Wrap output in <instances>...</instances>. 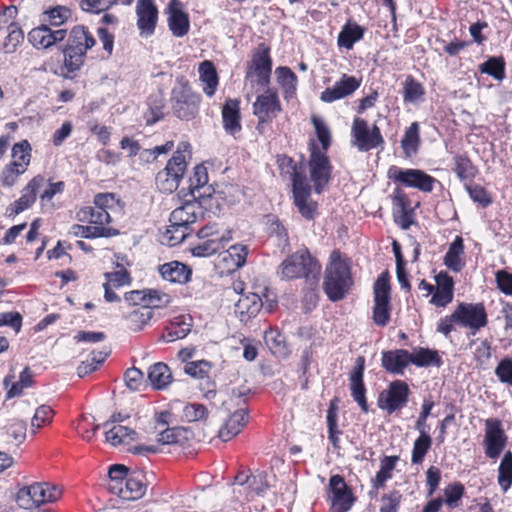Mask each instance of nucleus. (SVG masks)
Returning <instances> with one entry per match:
<instances>
[{"mask_svg":"<svg viewBox=\"0 0 512 512\" xmlns=\"http://www.w3.org/2000/svg\"><path fill=\"white\" fill-rule=\"evenodd\" d=\"M37 493L39 507L48 503L55 502L61 497V489L47 482H34Z\"/></svg>","mask_w":512,"mask_h":512,"instance_id":"09e8293b","label":"nucleus"},{"mask_svg":"<svg viewBox=\"0 0 512 512\" xmlns=\"http://www.w3.org/2000/svg\"><path fill=\"white\" fill-rule=\"evenodd\" d=\"M353 285L349 259L339 250H333L325 269L323 289L329 300H342Z\"/></svg>","mask_w":512,"mask_h":512,"instance_id":"f03ea898","label":"nucleus"},{"mask_svg":"<svg viewBox=\"0 0 512 512\" xmlns=\"http://www.w3.org/2000/svg\"><path fill=\"white\" fill-rule=\"evenodd\" d=\"M164 99L161 95L148 98V111L145 114L147 125H153L164 117Z\"/></svg>","mask_w":512,"mask_h":512,"instance_id":"603ef678","label":"nucleus"},{"mask_svg":"<svg viewBox=\"0 0 512 512\" xmlns=\"http://www.w3.org/2000/svg\"><path fill=\"white\" fill-rule=\"evenodd\" d=\"M66 34L64 29L52 30L47 25H41L28 33V40L34 47L46 49L63 41Z\"/></svg>","mask_w":512,"mask_h":512,"instance_id":"aec40b11","label":"nucleus"},{"mask_svg":"<svg viewBox=\"0 0 512 512\" xmlns=\"http://www.w3.org/2000/svg\"><path fill=\"white\" fill-rule=\"evenodd\" d=\"M199 78L203 84V92L212 97L218 87L219 77L214 64L211 61L205 60L199 65Z\"/></svg>","mask_w":512,"mask_h":512,"instance_id":"473e14b6","label":"nucleus"},{"mask_svg":"<svg viewBox=\"0 0 512 512\" xmlns=\"http://www.w3.org/2000/svg\"><path fill=\"white\" fill-rule=\"evenodd\" d=\"M479 71L502 81L505 78V62L502 57H490L479 65Z\"/></svg>","mask_w":512,"mask_h":512,"instance_id":"3c124183","label":"nucleus"},{"mask_svg":"<svg viewBox=\"0 0 512 512\" xmlns=\"http://www.w3.org/2000/svg\"><path fill=\"white\" fill-rule=\"evenodd\" d=\"M153 313L147 307H139L133 310L127 316V321L129 323V327L134 330H141L142 327L149 322L152 318Z\"/></svg>","mask_w":512,"mask_h":512,"instance_id":"bf43d9fd","label":"nucleus"},{"mask_svg":"<svg viewBox=\"0 0 512 512\" xmlns=\"http://www.w3.org/2000/svg\"><path fill=\"white\" fill-rule=\"evenodd\" d=\"M159 273L165 281L185 284L190 280L191 269L178 261H171L159 266Z\"/></svg>","mask_w":512,"mask_h":512,"instance_id":"cd10ccee","label":"nucleus"},{"mask_svg":"<svg viewBox=\"0 0 512 512\" xmlns=\"http://www.w3.org/2000/svg\"><path fill=\"white\" fill-rule=\"evenodd\" d=\"M7 32L8 34L5 38L3 49L5 53H14L17 47L23 42L24 34L17 23H10Z\"/></svg>","mask_w":512,"mask_h":512,"instance_id":"4d7b16f0","label":"nucleus"},{"mask_svg":"<svg viewBox=\"0 0 512 512\" xmlns=\"http://www.w3.org/2000/svg\"><path fill=\"white\" fill-rule=\"evenodd\" d=\"M390 284L387 273H382L374 283L373 320L379 326H386L390 320Z\"/></svg>","mask_w":512,"mask_h":512,"instance_id":"9b49d317","label":"nucleus"},{"mask_svg":"<svg viewBox=\"0 0 512 512\" xmlns=\"http://www.w3.org/2000/svg\"><path fill=\"white\" fill-rule=\"evenodd\" d=\"M212 368V364L206 360H198L187 362L184 371L195 378H204L207 377L210 370Z\"/></svg>","mask_w":512,"mask_h":512,"instance_id":"0e129e2a","label":"nucleus"},{"mask_svg":"<svg viewBox=\"0 0 512 512\" xmlns=\"http://www.w3.org/2000/svg\"><path fill=\"white\" fill-rule=\"evenodd\" d=\"M411 353L405 349H395L382 352V367L390 374L403 375L409 366Z\"/></svg>","mask_w":512,"mask_h":512,"instance_id":"412c9836","label":"nucleus"},{"mask_svg":"<svg viewBox=\"0 0 512 512\" xmlns=\"http://www.w3.org/2000/svg\"><path fill=\"white\" fill-rule=\"evenodd\" d=\"M277 164L281 174L287 175L292 182L293 202L298 212L306 220H313L317 215L318 204L311 199L312 188L304 167L286 155L278 156Z\"/></svg>","mask_w":512,"mask_h":512,"instance_id":"f257e3e1","label":"nucleus"},{"mask_svg":"<svg viewBox=\"0 0 512 512\" xmlns=\"http://www.w3.org/2000/svg\"><path fill=\"white\" fill-rule=\"evenodd\" d=\"M365 370V358L363 356L357 357L355 366L350 373V391L351 396L355 402L360 406L364 413L368 412V403L366 400V388L364 385L363 377Z\"/></svg>","mask_w":512,"mask_h":512,"instance_id":"f3484780","label":"nucleus"},{"mask_svg":"<svg viewBox=\"0 0 512 512\" xmlns=\"http://www.w3.org/2000/svg\"><path fill=\"white\" fill-rule=\"evenodd\" d=\"M145 492L146 485L143 483L141 476L137 475L128 477L116 493L124 500L134 501L143 497Z\"/></svg>","mask_w":512,"mask_h":512,"instance_id":"c9c22d12","label":"nucleus"},{"mask_svg":"<svg viewBox=\"0 0 512 512\" xmlns=\"http://www.w3.org/2000/svg\"><path fill=\"white\" fill-rule=\"evenodd\" d=\"M34 483L21 487L16 495L15 501L19 508L25 510H33L39 508V502Z\"/></svg>","mask_w":512,"mask_h":512,"instance_id":"a18cd8bd","label":"nucleus"},{"mask_svg":"<svg viewBox=\"0 0 512 512\" xmlns=\"http://www.w3.org/2000/svg\"><path fill=\"white\" fill-rule=\"evenodd\" d=\"M263 306L260 296L256 293L241 295L235 304V313L242 322H246L255 317Z\"/></svg>","mask_w":512,"mask_h":512,"instance_id":"bb28decb","label":"nucleus"},{"mask_svg":"<svg viewBox=\"0 0 512 512\" xmlns=\"http://www.w3.org/2000/svg\"><path fill=\"white\" fill-rule=\"evenodd\" d=\"M248 247L246 245H232L226 251L219 254V266L226 272H233L246 263Z\"/></svg>","mask_w":512,"mask_h":512,"instance_id":"5701e85b","label":"nucleus"},{"mask_svg":"<svg viewBox=\"0 0 512 512\" xmlns=\"http://www.w3.org/2000/svg\"><path fill=\"white\" fill-rule=\"evenodd\" d=\"M208 409L200 403H188L183 407V418L188 422H196L206 419Z\"/></svg>","mask_w":512,"mask_h":512,"instance_id":"680f3d73","label":"nucleus"},{"mask_svg":"<svg viewBox=\"0 0 512 512\" xmlns=\"http://www.w3.org/2000/svg\"><path fill=\"white\" fill-rule=\"evenodd\" d=\"M127 474L128 468L125 465L114 464L109 468L108 476L113 483L110 486L112 492L116 493L119 490V487H121L128 478Z\"/></svg>","mask_w":512,"mask_h":512,"instance_id":"e2e57ef3","label":"nucleus"},{"mask_svg":"<svg viewBox=\"0 0 512 512\" xmlns=\"http://www.w3.org/2000/svg\"><path fill=\"white\" fill-rule=\"evenodd\" d=\"M70 234L75 237L82 238H100V237H109L112 235H116L118 232L112 228L108 227H98V226H84L79 224H74L71 226Z\"/></svg>","mask_w":512,"mask_h":512,"instance_id":"c03bdc74","label":"nucleus"},{"mask_svg":"<svg viewBox=\"0 0 512 512\" xmlns=\"http://www.w3.org/2000/svg\"><path fill=\"white\" fill-rule=\"evenodd\" d=\"M425 94V89L421 83L416 81L412 76L405 79L403 86V100L407 103H415L419 101Z\"/></svg>","mask_w":512,"mask_h":512,"instance_id":"6e6d98bb","label":"nucleus"},{"mask_svg":"<svg viewBox=\"0 0 512 512\" xmlns=\"http://www.w3.org/2000/svg\"><path fill=\"white\" fill-rule=\"evenodd\" d=\"M327 493L331 512H349L356 502L352 488L338 474L330 477Z\"/></svg>","mask_w":512,"mask_h":512,"instance_id":"0eeeda50","label":"nucleus"},{"mask_svg":"<svg viewBox=\"0 0 512 512\" xmlns=\"http://www.w3.org/2000/svg\"><path fill=\"white\" fill-rule=\"evenodd\" d=\"M147 377L152 387L157 390L166 388L172 380L171 371L163 362L150 366Z\"/></svg>","mask_w":512,"mask_h":512,"instance_id":"a19ab883","label":"nucleus"},{"mask_svg":"<svg viewBox=\"0 0 512 512\" xmlns=\"http://www.w3.org/2000/svg\"><path fill=\"white\" fill-rule=\"evenodd\" d=\"M186 169L187 161L180 154L172 156L165 168L156 175L155 184L158 190L164 194H171L176 191Z\"/></svg>","mask_w":512,"mask_h":512,"instance_id":"6e6552de","label":"nucleus"},{"mask_svg":"<svg viewBox=\"0 0 512 512\" xmlns=\"http://www.w3.org/2000/svg\"><path fill=\"white\" fill-rule=\"evenodd\" d=\"M31 146L27 140H23L16 143L12 148V163L11 169L8 170V176H4L3 181L6 184H10L9 176L19 175L25 172L26 167L30 163L31 158Z\"/></svg>","mask_w":512,"mask_h":512,"instance_id":"4be33fe9","label":"nucleus"},{"mask_svg":"<svg viewBox=\"0 0 512 512\" xmlns=\"http://www.w3.org/2000/svg\"><path fill=\"white\" fill-rule=\"evenodd\" d=\"M432 438L428 432H419V436L413 443V449L411 454L412 464H421L424 458L431 448Z\"/></svg>","mask_w":512,"mask_h":512,"instance_id":"49530a36","label":"nucleus"},{"mask_svg":"<svg viewBox=\"0 0 512 512\" xmlns=\"http://www.w3.org/2000/svg\"><path fill=\"white\" fill-rule=\"evenodd\" d=\"M364 33L365 29L362 26L347 23L338 34L337 44L339 47L351 50L354 44L363 38Z\"/></svg>","mask_w":512,"mask_h":512,"instance_id":"ea45409f","label":"nucleus"},{"mask_svg":"<svg viewBox=\"0 0 512 512\" xmlns=\"http://www.w3.org/2000/svg\"><path fill=\"white\" fill-rule=\"evenodd\" d=\"M485 426L486 431L483 441L485 454L490 459H496L506 446L507 436L498 420L487 419Z\"/></svg>","mask_w":512,"mask_h":512,"instance_id":"2eb2a0df","label":"nucleus"},{"mask_svg":"<svg viewBox=\"0 0 512 512\" xmlns=\"http://www.w3.org/2000/svg\"><path fill=\"white\" fill-rule=\"evenodd\" d=\"M201 96L194 92L187 81L179 80L171 91V103L175 116L181 120L194 119L198 112Z\"/></svg>","mask_w":512,"mask_h":512,"instance_id":"20e7f679","label":"nucleus"},{"mask_svg":"<svg viewBox=\"0 0 512 512\" xmlns=\"http://www.w3.org/2000/svg\"><path fill=\"white\" fill-rule=\"evenodd\" d=\"M454 172L461 181L473 179L477 174V168L466 155H455Z\"/></svg>","mask_w":512,"mask_h":512,"instance_id":"de8ad7c7","label":"nucleus"},{"mask_svg":"<svg viewBox=\"0 0 512 512\" xmlns=\"http://www.w3.org/2000/svg\"><path fill=\"white\" fill-rule=\"evenodd\" d=\"M232 239L231 232L225 231L220 237L206 239L202 243L191 248L194 257H209L224 248L225 244Z\"/></svg>","mask_w":512,"mask_h":512,"instance_id":"c756f323","label":"nucleus"},{"mask_svg":"<svg viewBox=\"0 0 512 512\" xmlns=\"http://www.w3.org/2000/svg\"><path fill=\"white\" fill-rule=\"evenodd\" d=\"M464 255V243L461 236H456L446 252L443 262L444 265L453 272H460L465 266L462 258Z\"/></svg>","mask_w":512,"mask_h":512,"instance_id":"2f4dec72","label":"nucleus"},{"mask_svg":"<svg viewBox=\"0 0 512 512\" xmlns=\"http://www.w3.org/2000/svg\"><path fill=\"white\" fill-rule=\"evenodd\" d=\"M498 484L504 492L512 485V453L507 451L498 469Z\"/></svg>","mask_w":512,"mask_h":512,"instance_id":"864d4df0","label":"nucleus"},{"mask_svg":"<svg viewBox=\"0 0 512 512\" xmlns=\"http://www.w3.org/2000/svg\"><path fill=\"white\" fill-rule=\"evenodd\" d=\"M420 143V127L418 122H413L406 128L401 140V148L405 157L411 158L414 156L418 152Z\"/></svg>","mask_w":512,"mask_h":512,"instance_id":"58836bf2","label":"nucleus"},{"mask_svg":"<svg viewBox=\"0 0 512 512\" xmlns=\"http://www.w3.org/2000/svg\"><path fill=\"white\" fill-rule=\"evenodd\" d=\"M272 71V59L270 57V48L265 43H260L252 55V60L248 64L246 78H256V82L261 87H267L270 83Z\"/></svg>","mask_w":512,"mask_h":512,"instance_id":"f8f14e48","label":"nucleus"},{"mask_svg":"<svg viewBox=\"0 0 512 512\" xmlns=\"http://www.w3.org/2000/svg\"><path fill=\"white\" fill-rule=\"evenodd\" d=\"M410 364H414L417 367H428L442 365V359L438 354V351L429 348L418 347L411 353Z\"/></svg>","mask_w":512,"mask_h":512,"instance_id":"79ce46f5","label":"nucleus"},{"mask_svg":"<svg viewBox=\"0 0 512 512\" xmlns=\"http://www.w3.org/2000/svg\"><path fill=\"white\" fill-rule=\"evenodd\" d=\"M168 25L172 34L176 37H183L189 31V18L181 9L179 0H171L168 6Z\"/></svg>","mask_w":512,"mask_h":512,"instance_id":"393cba45","label":"nucleus"},{"mask_svg":"<svg viewBox=\"0 0 512 512\" xmlns=\"http://www.w3.org/2000/svg\"><path fill=\"white\" fill-rule=\"evenodd\" d=\"M398 460V456H385L381 460L380 469L376 473L375 478L373 479V487H384L386 481L392 477V471L394 470Z\"/></svg>","mask_w":512,"mask_h":512,"instance_id":"8fccbe9b","label":"nucleus"},{"mask_svg":"<svg viewBox=\"0 0 512 512\" xmlns=\"http://www.w3.org/2000/svg\"><path fill=\"white\" fill-rule=\"evenodd\" d=\"M78 217L80 221H86L98 227H104L103 225L111 222L109 212L96 206L82 208L78 213Z\"/></svg>","mask_w":512,"mask_h":512,"instance_id":"37998d69","label":"nucleus"},{"mask_svg":"<svg viewBox=\"0 0 512 512\" xmlns=\"http://www.w3.org/2000/svg\"><path fill=\"white\" fill-rule=\"evenodd\" d=\"M96 44V40L85 26H74L68 36L66 46L86 52Z\"/></svg>","mask_w":512,"mask_h":512,"instance_id":"7c9ffc66","label":"nucleus"},{"mask_svg":"<svg viewBox=\"0 0 512 512\" xmlns=\"http://www.w3.org/2000/svg\"><path fill=\"white\" fill-rule=\"evenodd\" d=\"M248 422L247 408H237L230 412L228 420L219 430V438L223 441H229L238 435Z\"/></svg>","mask_w":512,"mask_h":512,"instance_id":"b1692460","label":"nucleus"},{"mask_svg":"<svg viewBox=\"0 0 512 512\" xmlns=\"http://www.w3.org/2000/svg\"><path fill=\"white\" fill-rule=\"evenodd\" d=\"M191 228L184 225L178 227L174 224H169L166 230V237L170 246H175L184 241L190 234Z\"/></svg>","mask_w":512,"mask_h":512,"instance_id":"69168bd1","label":"nucleus"},{"mask_svg":"<svg viewBox=\"0 0 512 512\" xmlns=\"http://www.w3.org/2000/svg\"><path fill=\"white\" fill-rule=\"evenodd\" d=\"M251 390L246 385L231 388L227 393V398L222 401V408L230 413L237 408H247V399Z\"/></svg>","mask_w":512,"mask_h":512,"instance_id":"e433bc0d","label":"nucleus"},{"mask_svg":"<svg viewBox=\"0 0 512 512\" xmlns=\"http://www.w3.org/2000/svg\"><path fill=\"white\" fill-rule=\"evenodd\" d=\"M453 317L457 324L469 328L475 334L482 327L487 325V313L482 303H460L453 311Z\"/></svg>","mask_w":512,"mask_h":512,"instance_id":"ddd939ff","label":"nucleus"},{"mask_svg":"<svg viewBox=\"0 0 512 512\" xmlns=\"http://www.w3.org/2000/svg\"><path fill=\"white\" fill-rule=\"evenodd\" d=\"M402 495L399 491L384 494L381 498L380 512H398Z\"/></svg>","mask_w":512,"mask_h":512,"instance_id":"774afa93","label":"nucleus"},{"mask_svg":"<svg viewBox=\"0 0 512 512\" xmlns=\"http://www.w3.org/2000/svg\"><path fill=\"white\" fill-rule=\"evenodd\" d=\"M351 143L360 152H367L384 144L380 128L374 124L369 127L367 121L355 117L351 127Z\"/></svg>","mask_w":512,"mask_h":512,"instance_id":"423d86ee","label":"nucleus"},{"mask_svg":"<svg viewBox=\"0 0 512 512\" xmlns=\"http://www.w3.org/2000/svg\"><path fill=\"white\" fill-rule=\"evenodd\" d=\"M126 386L132 391H139L145 386V379L143 372L135 367L129 368L125 372Z\"/></svg>","mask_w":512,"mask_h":512,"instance_id":"338daca9","label":"nucleus"},{"mask_svg":"<svg viewBox=\"0 0 512 512\" xmlns=\"http://www.w3.org/2000/svg\"><path fill=\"white\" fill-rule=\"evenodd\" d=\"M105 438L113 446L129 444L139 439L138 433L135 430L121 424H116L109 428L105 433Z\"/></svg>","mask_w":512,"mask_h":512,"instance_id":"4c0bfd02","label":"nucleus"},{"mask_svg":"<svg viewBox=\"0 0 512 512\" xmlns=\"http://www.w3.org/2000/svg\"><path fill=\"white\" fill-rule=\"evenodd\" d=\"M44 183L45 178L43 176H35L23 189L21 197L7 208L8 216H16L31 207L36 200L37 193Z\"/></svg>","mask_w":512,"mask_h":512,"instance_id":"a211bd4d","label":"nucleus"},{"mask_svg":"<svg viewBox=\"0 0 512 512\" xmlns=\"http://www.w3.org/2000/svg\"><path fill=\"white\" fill-rule=\"evenodd\" d=\"M171 302L172 298L169 294L157 289H147L145 307H147L151 311L153 309L165 308Z\"/></svg>","mask_w":512,"mask_h":512,"instance_id":"13d9d810","label":"nucleus"},{"mask_svg":"<svg viewBox=\"0 0 512 512\" xmlns=\"http://www.w3.org/2000/svg\"><path fill=\"white\" fill-rule=\"evenodd\" d=\"M64 62L61 74L64 78H72L71 74L79 71L84 64L86 52L78 51L65 46L63 49Z\"/></svg>","mask_w":512,"mask_h":512,"instance_id":"72a5a7b5","label":"nucleus"},{"mask_svg":"<svg viewBox=\"0 0 512 512\" xmlns=\"http://www.w3.org/2000/svg\"><path fill=\"white\" fill-rule=\"evenodd\" d=\"M277 75V82L282 88L283 98L290 101L296 95L297 91V76L288 67H278L275 71Z\"/></svg>","mask_w":512,"mask_h":512,"instance_id":"f704fd0d","label":"nucleus"},{"mask_svg":"<svg viewBox=\"0 0 512 512\" xmlns=\"http://www.w3.org/2000/svg\"><path fill=\"white\" fill-rule=\"evenodd\" d=\"M132 2L133 0H81V8L87 12L100 13L116 4L129 6Z\"/></svg>","mask_w":512,"mask_h":512,"instance_id":"5fc2aeb1","label":"nucleus"},{"mask_svg":"<svg viewBox=\"0 0 512 512\" xmlns=\"http://www.w3.org/2000/svg\"><path fill=\"white\" fill-rule=\"evenodd\" d=\"M465 188L470 198L483 208L492 204V197L483 186L479 184H467Z\"/></svg>","mask_w":512,"mask_h":512,"instance_id":"052dcab7","label":"nucleus"},{"mask_svg":"<svg viewBox=\"0 0 512 512\" xmlns=\"http://www.w3.org/2000/svg\"><path fill=\"white\" fill-rule=\"evenodd\" d=\"M409 393L410 390L406 382L395 380L390 383L385 392L380 394L378 406L388 414H392L407 404Z\"/></svg>","mask_w":512,"mask_h":512,"instance_id":"4468645a","label":"nucleus"},{"mask_svg":"<svg viewBox=\"0 0 512 512\" xmlns=\"http://www.w3.org/2000/svg\"><path fill=\"white\" fill-rule=\"evenodd\" d=\"M320 264L313 258L307 249H301L287 257L278 267L277 275L282 280L297 278L314 279L319 275Z\"/></svg>","mask_w":512,"mask_h":512,"instance_id":"7ed1b4c3","label":"nucleus"},{"mask_svg":"<svg viewBox=\"0 0 512 512\" xmlns=\"http://www.w3.org/2000/svg\"><path fill=\"white\" fill-rule=\"evenodd\" d=\"M201 214V207L198 202L188 201L184 205L174 209L169 217V222L178 227L184 225L188 228L194 224Z\"/></svg>","mask_w":512,"mask_h":512,"instance_id":"a878e982","label":"nucleus"},{"mask_svg":"<svg viewBox=\"0 0 512 512\" xmlns=\"http://www.w3.org/2000/svg\"><path fill=\"white\" fill-rule=\"evenodd\" d=\"M136 14L140 35L146 37L152 35L158 20V9L154 0H137Z\"/></svg>","mask_w":512,"mask_h":512,"instance_id":"dca6fc26","label":"nucleus"},{"mask_svg":"<svg viewBox=\"0 0 512 512\" xmlns=\"http://www.w3.org/2000/svg\"><path fill=\"white\" fill-rule=\"evenodd\" d=\"M309 150L310 179L313 182L314 191L321 194L330 183L332 166L326 153L322 152L314 141L310 143Z\"/></svg>","mask_w":512,"mask_h":512,"instance_id":"39448f33","label":"nucleus"},{"mask_svg":"<svg viewBox=\"0 0 512 512\" xmlns=\"http://www.w3.org/2000/svg\"><path fill=\"white\" fill-rule=\"evenodd\" d=\"M388 177L396 183L409 188H415L422 192L429 193L434 189L437 180L419 169H401L392 166L388 171Z\"/></svg>","mask_w":512,"mask_h":512,"instance_id":"1a4fd4ad","label":"nucleus"},{"mask_svg":"<svg viewBox=\"0 0 512 512\" xmlns=\"http://www.w3.org/2000/svg\"><path fill=\"white\" fill-rule=\"evenodd\" d=\"M239 104L236 99H228L222 107L223 127L230 135H235L241 131Z\"/></svg>","mask_w":512,"mask_h":512,"instance_id":"c85d7f7f","label":"nucleus"},{"mask_svg":"<svg viewBox=\"0 0 512 512\" xmlns=\"http://www.w3.org/2000/svg\"><path fill=\"white\" fill-rule=\"evenodd\" d=\"M252 110L258 120L257 130H260L264 124L272 122L282 111L277 90L267 88L264 93L258 95L252 104Z\"/></svg>","mask_w":512,"mask_h":512,"instance_id":"9d476101","label":"nucleus"},{"mask_svg":"<svg viewBox=\"0 0 512 512\" xmlns=\"http://www.w3.org/2000/svg\"><path fill=\"white\" fill-rule=\"evenodd\" d=\"M360 87V81L354 76L343 74L339 81L332 87L326 88L320 94V100L325 103H332L351 95Z\"/></svg>","mask_w":512,"mask_h":512,"instance_id":"6ab92c4d","label":"nucleus"}]
</instances>
